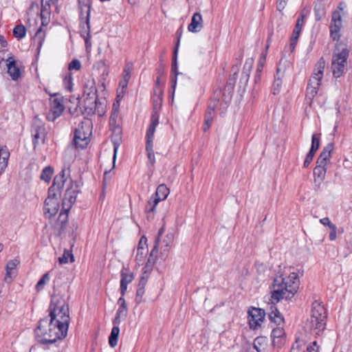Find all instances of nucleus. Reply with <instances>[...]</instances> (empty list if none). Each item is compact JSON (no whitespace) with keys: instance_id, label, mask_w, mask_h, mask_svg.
Segmentation results:
<instances>
[{"instance_id":"obj_1","label":"nucleus","mask_w":352,"mask_h":352,"mask_svg":"<svg viewBox=\"0 0 352 352\" xmlns=\"http://www.w3.org/2000/svg\"><path fill=\"white\" fill-rule=\"evenodd\" d=\"M69 322V308L64 300L52 296L49 316L39 321L35 329L36 340L41 344H54L66 337Z\"/></svg>"},{"instance_id":"obj_2","label":"nucleus","mask_w":352,"mask_h":352,"mask_svg":"<svg viewBox=\"0 0 352 352\" xmlns=\"http://www.w3.org/2000/svg\"><path fill=\"white\" fill-rule=\"evenodd\" d=\"M299 284L298 275L296 272L290 273L287 277H283L282 274L276 276L273 286L277 289L272 292V300L278 302L283 299H292L297 292Z\"/></svg>"},{"instance_id":"obj_3","label":"nucleus","mask_w":352,"mask_h":352,"mask_svg":"<svg viewBox=\"0 0 352 352\" xmlns=\"http://www.w3.org/2000/svg\"><path fill=\"white\" fill-rule=\"evenodd\" d=\"M164 232V228L162 227L160 229L157 234V237L155 239V245L150 253L149 258H148L147 263H146V267L151 268L155 261V254L157 252V247L160 245L162 250V254L163 256L166 257L169 251L170 247L172 245L174 240V235L173 233H168L165 238L162 240L161 237Z\"/></svg>"},{"instance_id":"obj_4","label":"nucleus","mask_w":352,"mask_h":352,"mask_svg":"<svg viewBox=\"0 0 352 352\" xmlns=\"http://www.w3.org/2000/svg\"><path fill=\"white\" fill-rule=\"evenodd\" d=\"M239 65L240 63H237L236 64H233L231 68L229 78L224 87L223 93L221 96V108L223 107V102L227 107L232 100L236 81L238 78V73L239 72Z\"/></svg>"},{"instance_id":"obj_5","label":"nucleus","mask_w":352,"mask_h":352,"mask_svg":"<svg viewBox=\"0 0 352 352\" xmlns=\"http://www.w3.org/2000/svg\"><path fill=\"white\" fill-rule=\"evenodd\" d=\"M45 91L50 96V109L47 115V120L53 122L59 118L64 111L65 106L63 102V97L58 94H51L45 89Z\"/></svg>"},{"instance_id":"obj_6","label":"nucleus","mask_w":352,"mask_h":352,"mask_svg":"<svg viewBox=\"0 0 352 352\" xmlns=\"http://www.w3.org/2000/svg\"><path fill=\"white\" fill-rule=\"evenodd\" d=\"M343 3H340L337 9L332 13V17L329 26L330 36L333 41H338L340 38V30L342 28V14H343Z\"/></svg>"},{"instance_id":"obj_7","label":"nucleus","mask_w":352,"mask_h":352,"mask_svg":"<svg viewBox=\"0 0 352 352\" xmlns=\"http://www.w3.org/2000/svg\"><path fill=\"white\" fill-rule=\"evenodd\" d=\"M349 56V50L345 47L341 52L334 54L332 57L331 69L333 76L338 78L343 74L345 69V64Z\"/></svg>"},{"instance_id":"obj_8","label":"nucleus","mask_w":352,"mask_h":352,"mask_svg":"<svg viewBox=\"0 0 352 352\" xmlns=\"http://www.w3.org/2000/svg\"><path fill=\"white\" fill-rule=\"evenodd\" d=\"M159 124V117L156 112L151 116V124L146 131V150L148 153V158L149 162L153 164L155 162V155L153 150V138L155 131V128Z\"/></svg>"},{"instance_id":"obj_9","label":"nucleus","mask_w":352,"mask_h":352,"mask_svg":"<svg viewBox=\"0 0 352 352\" xmlns=\"http://www.w3.org/2000/svg\"><path fill=\"white\" fill-rule=\"evenodd\" d=\"M79 7L81 13L85 10V23L86 29L82 31L81 35L85 38L87 47L91 45L90 43V13H91V0H78Z\"/></svg>"},{"instance_id":"obj_10","label":"nucleus","mask_w":352,"mask_h":352,"mask_svg":"<svg viewBox=\"0 0 352 352\" xmlns=\"http://www.w3.org/2000/svg\"><path fill=\"white\" fill-rule=\"evenodd\" d=\"M60 195L58 194L50 195L48 192V197L45 201L44 214L46 218L50 219L57 213L59 209V198Z\"/></svg>"},{"instance_id":"obj_11","label":"nucleus","mask_w":352,"mask_h":352,"mask_svg":"<svg viewBox=\"0 0 352 352\" xmlns=\"http://www.w3.org/2000/svg\"><path fill=\"white\" fill-rule=\"evenodd\" d=\"M250 327L256 329L261 326L264 320L265 312L264 309L251 307L248 311Z\"/></svg>"},{"instance_id":"obj_12","label":"nucleus","mask_w":352,"mask_h":352,"mask_svg":"<svg viewBox=\"0 0 352 352\" xmlns=\"http://www.w3.org/2000/svg\"><path fill=\"white\" fill-rule=\"evenodd\" d=\"M76 191H72L69 188H67L65 193V198L63 199V210L65 211V212H60L59 214V219L64 216L65 218L63 221L67 220V212L70 208L72 207V205L76 201Z\"/></svg>"},{"instance_id":"obj_13","label":"nucleus","mask_w":352,"mask_h":352,"mask_svg":"<svg viewBox=\"0 0 352 352\" xmlns=\"http://www.w3.org/2000/svg\"><path fill=\"white\" fill-rule=\"evenodd\" d=\"M322 78L316 76L315 75L311 76L310 78L307 87L306 97L309 100H312L318 94Z\"/></svg>"},{"instance_id":"obj_14","label":"nucleus","mask_w":352,"mask_h":352,"mask_svg":"<svg viewBox=\"0 0 352 352\" xmlns=\"http://www.w3.org/2000/svg\"><path fill=\"white\" fill-rule=\"evenodd\" d=\"M66 182L67 179L65 177V170H63L58 175L54 177L53 184L49 188L48 192H50V195L58 194L60 195V190L63 188Z\"/></svg>"},{"instance_id":"obj_15","label":"nucleus","mask_w":352,"mask_h":352,"mask_svg":"<svg viewBox=\"0 0 352 352\" xmlns=\"http://www.w3.org/2000/svg\"><path fill=\"white\" fill-rule=\"evenodd\" d=\"M254 63V60L249 58L245 60L243 71L239 79V86L240 88L245 87L248 83L250 72Z\"/></svg>"},{"instance_id":"obj_16","label":"nucleus","mask_w":352,"mask_h":352,"mask_svg":"<svg viewBox=\"0 0 352 352\" xmlns=\"http://www.w3.org/2000/svg\"><path fill=\"white\" fill-rule=\"evenodd\" d=\"M120 276V293L122 296H124L127 285L133 281L134 276L128 269L124 267L121 270Z\"/></svg>"},{"instance_id":"obj_17","label":"nucleus","mask_w":352,"mask_h":352,"mask_svg":"<svg viewBox=\"0 0 352 352\" xmlns=\"http://www.w3.org/2000/svg\"><path fill=\"white\" fill-rule=\"evenodd\" d=\"M310 317L315 318V320H319L320 321L325 322L327 314L324 306H322L320 303L318 302L317 301L313 302L311 308V314Z\"/></svg>"},{"instance_id":"obj_18","label":"nucleus","mask_w":352,"mask_h":352,"mask_svg":"<svg viewBox=\"0 0 352 352\" xmlns=\"http://www.w3.org/2000/svg\"><path fill=\"white\" fill-rule=\"evenodd\" d=\"M90 135H85L81 129H76L74 131V143L76 147L83 148L89 143Z\"/></svg>"},{"instance_id":"obj_19","label":"nucleus","mask_w":352,"mask_h":352,"mask_svg":"<svg viewBox=\"0 0 352 352\" xmlns=\"http://www.w3.org/2000/svg\"><path fill=\"white\" fill-rule=\"evenodd\" d=\"M333 143L331 142L323 148L319 157L317 159L316 164L321 165H327L328 163H329L331 154L332 151L333 150Z\"/></svg>"},{"instance_id":"obj_20","label":"nucleus","mask_w":352,"mask_h":352,"mask_svg":"<svg viewBox=\"0 0 352 352\" xmlns=\"http://www.w3.org/2000/svg\"><path fill=\"white\" fill-rule=\"evenodd\" d=\"M203 28V19L200 13L196 12L193 14L191 22L188 26V30L190 32H198Z\"/></svg>"},{"instance_id":"obj_21","label":"nucleus","mask_w":352,"mask_h":352,"mask_svg":"<svg viewBox=\"0 0 352 352\" xmlns=\"http://www.w3.org/2000/svg\"><path fill=\"white\" fill-rule=\"evenodd\" d=\"M8 73L13 80H16L21 76L19 68L16 65L13 57H9L6 60Z\"/></svg>"},{"instance_id":"obj_22","label":"nucleus","mask_w":352,"mask_h":352,"mask_svg":"<svg viewBox=\"0 0 352 352\" xmlns=\"http://www.w3.org/2000/svg\"><path fill=\"white\" fill-rule=\"evenodd\" d=\"M284 76V72H281L279 67L276 69V73L274 76V80L272 84V93L274 95H276L280 92V87L282 85V78Z\"/></svg>"},{"instance_id":"obj_23","label":"nucleus","mask_w":352,"mask_h":352,"mask_svg":"<svg viewBox=\"0 0 352 352\" xmlns=\"http://www.w3.org/2000/svg\"><path fill=\"white\" fill-rule=\"evenodd\" d=\"M285 335L283 328L276 327L273 329L271 337L273 339V344L274 346H281L283 344V337Z\"/></svg>"},{"instance_id":"obj_24","label":"nucleus","mask_w":352,"mask_h":352,"mask_svg":"<svg viewBox=\"0 0 352 352\" xmlns=\"http://www.w3.org/2000/svg\"><path fill=\"white\" fill-rule=\"evenodd\" d=\"M19 261L16 259L11 260L6 265V274L5 281L10 282L12 280V276L16 274L15 269Z\"/></svg>"},{"instance_id":"obj_25","label":"nucleus","mask_w":352,"mask_h":352,"mask_svg":"<svg viewBox=\"0 0 352 352\" xmlns=\"http://www.w3.org/2000/svg\"><path fill=\"white\" fill-rule=\"evenodd\" d=\"M169 189L165 184H160L157 188L156 192L151 197L158 202L166 199L169 195Z\"/></svg>"},{"instance_id":"obj_26","label":"nucleus","mask_w":352,"mask_h":352,"mask_svg":"<svg viewBox=\"0 0 352 352\" xmlns=\"http://www.w3.org/2000/svg\"><path fill=\"white\" fill-rule=\"evenodd\" d=\"M307 325L310 328V329L316 330L317 331L316 333L319 334L325 329L326 322L324 321H320L319 320H315V318L310 317L307 320Z\"/></svg>"},{"instance_id":"obj_27","label":"nucleus","mask_w":352,"mask_h":352,"mask_svg":"<svg viewBox=\"0 0 352 352\" xmlns=\"http://www.w3.org/2000/svg\"><path fill=\"white\" fill-rule=\"evenodd\" d=\"M271 311L269 312L268 316L270 320L276 324L277 325H280V324L284 322V318L282 314L280 313L278 309L276 307H271Z\"/></svg>"},{"instance_id":"obj_28","label":"nucleus","mask_w":352,"mask_h":352,"mask_svg":"<svg viewBox=\"0 0 352 352\" xmlns=\"http://www.w3.org/2000/svg\"><path fill=\"white\" fill-rule=\"evenodd\" d=\"M327 173V165L323 164H316V166L314 170V175L315 177V182L317 180H319L320 182L323 181L325 177V175Z\"/></svg>"},{"instance_id":"obj_29","label":"nucleus","mask_w":352,"mask_h":352,"mask_svg":"<svg viewBox=\"0 0 352 352\" xmlns=\"http://www.w3.org/2000/svg\"><path fill=\"white\" fill-rule=\"evenodd\" d=\"M128 309L126 307H119L116 311V315L113 320V325H119L122 321L126 318Z\"/></svg>"},{"instance_id":"obj_30","label":"nucleus","mask_w":352,"mask_h":352,"mask_svg":"<svg viewBox=\"0 0 352 352\" xmlns=\"http://www.w3.org/2000/svg\"><path fill=\"white\" fill-rule=\"evenodd\" d=\"M179 43V38L178 39L177 43L176 45V48L174 52V56L173 58V62H172V73L174 74V77L172 79L173 82V88H175L177 84V76L179 74L177 72V49Z\"/></svg>"},{"instance_id":"obj_31","label":"nucleus","mask_w":352,"mask_h":352,"mask_svg":"<svg viewBox=\"0 0 352 352\" xmlns=\"http://www.w3.org/2000/svg\"><path fill=\"white\" fill-rule=\"evenodd\" d=\"M119 333L120 329L118 325H113L109 337V344L111 347H115L117 345Z\"/></svg>"},{"instance_id":"obj_32","label":"nucleus","mask_w":352,"mask_h":352,"mask_svg":"<svg viewBox=\"0 0 352 352\" xmlns=\"http://www.w3.org/2000/svg\"><path fill=\"white\" fill-rule=\"evenodd\" d=\"M306 341L303 339L296 338L293 344L290 352H306Z\"/></svg>"},{"instance_id":"obj_33","label":"nucleus","mask_w":352,"mask_h":352,"mask_svg":"<svg viewBox=\"0 0 352 352\" xmlns=\"http://www.w3.org/2000/svg\"><path fill=\"white\" fill-rule=\"evenodd\" d=\"M76 129H81V131H83L85 135H91L92 122L91 120L88 118H83Z\"/></svg>"},{"instance_id":"obj_34","label":"nucleus","mask_w":352,"mask_h":352,"mask_svg":"<svg viewBox=\"0 0 352 352\" xmlns=\"http://www.w3.org/2000/svg\"><path fill=\"white\" fill-rule=\"evenodd\" d=\"M58 0H42L41 3V16H43L44 13L48 14L50 12V7L52 5L54 6L57 8V3Z\"/></svg>"},{"instance_id":"obj_35","label":"nucleus","mask_w":352,"mask_h":352,"mask_svg":"<svg viewBox=\"0 0 352 352\" xmlns=\"http://www.w3.org/2000/svg\"><path fill=\"white\" fill-rule=\"evenodd\" d=\"M324 67H325V61L323 58H320L315 65V67H314V69L313 72V75H315L316 76H318V77L322 78Z\"/></svg>"},{"instance_id":"obj_36","label":"nucleus","mask_w":352,"mask_h":352,"mask_svg":"<svg viewBox=\"0 0 352 352\" xmlns=\"http://www.w3.org/2000/svg\"><path fill=\"white\" fill-rule=\"evenodd\" d=\"M326 11L324 6L322 3L316 4L314 7V15L316 21H320L325 15Z\"/></svg>"},{"instance_id":"obj_37","label":"nucleus","mask_w":352,"mask_h":352,"mask_svg":"<svg viewBox=\"0 0 352 352\" xmlns=\"http://www.w3.org/2000/svg\"><path fill=\"white\" fill-rule=\"evenodd\" d=\"M301 30L298 28H296L294 27V29L293 30L292 36L290 38V43H289V47L290 51L292 52L297 44L298 39L299 38Z\"/></svg>"},{"instance_id":"obj_38","label":"nucleus","mask_w":352,"mask_h":352,"mask_svg":"<svg viewBox=\"0 0 352 352\" xmlns=\"http://www.w3.org/2000/svg\"><path fill=\"white\" fill-rule=\"evenodd\" d=\"M26 28L23 25H17L13 29V35L15 38L21 39L25 36Z\"/></svg>"},{"instance_id":"obj_39","label":"nucleus","mask_w":352,"mask_h":352,"mask_svg":"<svg viewBox=\"0 0 352 352\" xmlns=\"http://www.w3.org/2000/svg\"><path fill=\"white\" fill-rule=\"evenodd\" d=\"M74 261V255L72 252L67 250H65L62 256L58 258V261L60 264H65L67 263H72Z\"/></svg>"},{"instance_id":"obj_40","label":"nucleus","mask_w":352,"mask_h":352,"mask_svg":"<svg viewBox=\"0 0 352 352\" xmlns=\"http://www.w3.org/2000/svg\"><path fill=\"white\" fill-rule=\"evenodd\" d=\"M214 104H212L211 103L209 104L208 111L205 116L204 123L211 125L212 122L213 116L214 115Z\"/></svg>"},{"instance_id":"obj_41","label":"nucleus","mask_w":352,"mask_h":352,"mask_svg":"<svg viewBox=\"0 0 352 352\" xmlns=\"http://www.w3.org/2000/svg\"><path fill=\"white\" fill-rule=\"evenodd\" d=\"M308 11L302 10L297 18V21L295 25V28L302 30V26L305 24V20L307 16Z\"/></svg>"},{"instance_id":"obj_42","label":"nucleus","mask_w":352,"mask_h":352,"mask_svg":"<svg viewBox=\"0 0 352 352\" xmlns=\"http://www.w3.org/2000/svg\"><path fill=\"white\" fill-rule=\"evenodd\" d=\"M148 254V250H137L135 261L137 263L140 265L144 263L146 256Z\"/></svg>"},{"instance_id":"obj_43","label":"nucleus","mask_w":352,"mask_h":352,"mask_svg":"<svg viewBox=\"0 0 352 352\" xmlns=\"http://www.w3.org/2000/svg\"><path fill=\"white\" fill-rule=\"evenodd\" d=\"M265 341L264 338H256L254 340L253 346L249 347L245 352H261V349L258 348V345H261V343Z\"/></svg>"},{"instance_id":"obj_44","label":"nucleus","mask_w":352,"mask_h":352,"mask_svg":"<svg viewBox=\"0 0 352 352\" xmlns=\"http://www.w3.org/2000/svg\"><path fill=\"white\" fill-rule=\"evenodd\" d=\"M159 202L154 199L153 197H151L148 201L146 207H145V212L147 214L153 213L155 212L156 206L157 205Z\"/></svg>"},{"instance_id":"obj_45","label":"nucleus","mask_w":352,"mask_h":352,"mask_svg":"<svg viewBox=\"0 0 352 352\" xmlns=\"http://www.w3.org/2000/svg\"><path fill=\"white\" fill-rule=\"evenodd\" d=\"M133 69V64L131 63H127L124 68L122 79L126 81H129L131 78V72Z\"/></svg>"},{"instance_id":"obj_46","label":"nucleus","mask_w":352,"mask_h":352,"mask_svg":"<svg viewBox=\"0 0 352 352\" xmlns=\"http://www.w3.org/2000/svg\"><path fill=\"white\" fill-rule=\"evenodd\" d=\"M151 269H152V267L150 269V268L146 267V266L143 268L144 274L140 277L138 287H142V288H145V286L146 285V283H147L148 278V274L147 273V271H151Z\"/></svg>"},{"instance_id":"obj_47","label":"nucleus","mask_w":352,"mask_h":352,"mask_svg":"<svg viewBox=\"0 0 352 352\" xmlns=\"http://www.w3.org/2000/svg\"><path fill=\"white\" fill-rule=\"evenodd\" d=\"M53 174V170L50 166H47L43 168L41 178V179L49 182Z\"/></svg>"},{"instance_id":"obj_48","label":"nucleus","mask_w":352,"mask_h":352,"mask_svg":"<svg viewBox=\"0 0 352 352\" xmlns=\"http://www.w3.org/2000/svg\"><path fill=\"white\" fill-rule=\"evenodd\" d=\"M320 147V138L318 137L316 134H314L311 137V145L310 148V151H312L314 153H316L318 149Z\"/></svg>"},{"instance_id":"obj_49","label":"nucleus","mask_w":352,"mask_h":352,"mask_svg":"<svg viewBox=\"0 0 352 352\" xmlns=\"http://www.w3.org/2000/svg\"><path fill=\"white\" fill-rule=\"evenodd\" d=\"M44 128L43 126H39V131L37 130L36 132L32 133L33 137V145L34 147L38 144V140L41 138L43 135Z\"/></svg>"},{"instance_id":"obj_50","label":"nucleus","mask_w":352,"mask_h":352,"mask_svg":"<svg viewBox=\"0 0 352 352\" xmlns=\"http://www.w3.org/2000/svg\"><path fill=\"white\" fill-rule=\"evenodd\" d=\"M50 280V276L48 274H45L41 278L38 280L37 284L36 285V290L39 291L42 289L46 283Z\"/></svg>"},{"instance_id":"obj_51","label":"nucleus","mask_w":352,"mask_h":352,"mask_svg":"<svg viewBox=\"0 0 352 352\" xmlns=\"http://www.w3.org/2000/svg\"><path fill=\"white\" fill-rule=\"evenodd\" d=\"M144 292H145L144 288L138 287L137 291H136V295H135V301L136 304L139 305L142 302Z\"/></svg>"},{"instance_id":"obj_52","label":"nucleus","mask_w":352,"mask_h":352,"mask_svg":"<svg viewBox=\"0 0 352 352\" xmlns=\"http://www.w3.org/2000/svg\"><path fill=\"white\" fill-rule=\"evenodd\" d=\"M80 68H81V63L78 59L72 60L69 63V66H68V69L69 71H72V70L78 71L80 69Z\"/></svg>"},{"instance_id":"obj_53","label":"nucleus","mask_w":352,"mask_h":352,"mask_svg":"<svg viewBox=\"0 0 352 352\" xmlns=\"http://www.w3.org/2000/svg\"><path fill=\"white\" fill-rule=\"evenodd\" d=\"M306 352H318L319 346L316 341H314L309 344L306 342Z\"/></svg>"},{"instance_id":"obj_54","label":"nucleus","mask_w":352,"mask_h":352,"mask_svg":"<svg viewBox=\"0 0 352 352\" xmlns=\"http://www.w3.org/2000/svg\"><path fill=\"white\" fill-rule=\"evenodd\" d=\"M316 153L313 152L312 151H310L307 153L306 157L305 159L303 166L305 168H307L309 166V165L311 164V161L313 160V158L315 155Z\"/></svg>"},{"instance_id":"obj_55","label":"nucleus","mask_w":352,"mask_h":352,"mask_svg":"<svg viewBox=\"0 0 352 352\" xmlns=\"http://www.w3.org/2000/svg\"><path fill=\"white\" fill-rule=\"evenodd\" d=\"M64 83L67 89L69 91L72 90V76L71 74L66 76L64 78Z\"/></svg>"},{"instance_id":"obj_56","label":"nucleus","mask_w":352,"mask_h":352,"mask_svg":"<svg viewBox=\"0 0 352 352\" xmlns=\"http://www.w3.org/2000/svg\"><path fill=\"white\" fill-rule=\"evenodd\" d=\"M43 33L42 32L41 28H40L36 32L34 41H36L37 39L38 40V47H41L42 45V39H43Z\"/></svg>"},{"instance_id":"obj_57","label":"nucleus","mask_w":352,"mask_h":352,"mask_svg":"<svg viewBox=\"0 0 352 352\" xmlns=\"http://www.w3.org/2000/svg\"><path fill=\"white\" fill-rule=\"evenodd\" d=\"M146 242V238L145 236H142L139 241L137 250H148Z\"/></svg>"},{"instance_id":"obj_58","label":"nucleus","mask_w":352,"mask_h":352,"mask_svg":"<svg viewBox=\"0 0 352 352\" xmlns=\"http://www.w3.org/2000/svg\"><path fill=\"white\" fill-rule=\"evenodd\" d=\"M330 228V233H329V240L330 241H334L336 239V230L337 228L336 225H331Z\"/></svg>"},{"instance_id":"obj_59","label":"nucleus","mask_w":352,"mask_h":352,"mask_svg":"<svg viewBox=\"0 0 352 352\" xmlns=\"http://www.w3.org/2000/svg\"><path fill=\"white\" fill-rule=\"evenodd\" d=\"M95 104H96V106H95V110L97 111V113L99 116H102L104 113V108L102 107V104L101 102H98V101L96 100H95Z\"/></svg>"},{"instance_id":"obj_60","label":"nucleus","mask_w":352,"mask_h":352,"mask_svg":"<svg viewBox=\"0 0 352 352\" xmlns=\"http://www.w3.org/2000/svg\"><path fill=\"white\" fill-rule=\"evenodd\" d=\"M288 0H277L276 8L278 11H282L287 6Z\"/></svg>"},{"instance_id":"obj_61","label":"nucleus","mask_w":352,"mask_h":352,"mask_svg":"<svg viewBox=\"0 0 352 352\" xmlns=\"http://www.w3.org/2000/svg\"><path fill=\"white\" fill-rule=\"evenodd\" d=\"M163 89L161 86H155L154 89V97H162Z\"/></svg>"},{"instance_id":"obj_62","label":"nucleus","mask_w":352,"mask_h":352,"mask_svg":"<svg viewBox=\"0 0 352 352\" xmlns=\"http://www.w3.org/2000/svg\"><path fill=\"white\" fill-rule=\"evenodd\" d=\"M162 103V97H154L153 99V105L154 109H157V107H160Z\"/></svg>"},{"instance_id":"obj_63","label":"nucleus","mask_w":352,"mask_h":352,"mask_svg":"<svg viewBox=\"0 0 352 352\" xmlns=\"http://www.w3.org/2000/svg\"><path fill=\"white\" fill-rule=\"evenodd\" d=\"M262 70H263V65H258L256 72V74H255V77H254L256 82H257L260 80L261 73Z\"/></svg>"},{"instance_id":"obj_64","label":"nucleus","mask_w":352,"mask_h":352,"mask_svg":"<svg viewBox=\"0 0 352 352\" xmlns=\"http://www.w3.org/2000/svg\"><path fill=\"white\" fill-rule=\"evenodd\" d=\"M39 126H43L41 122L38 120H34L32 127V133L36 132L37 130L39 131Z\"/></svg>"}]
</instances>
